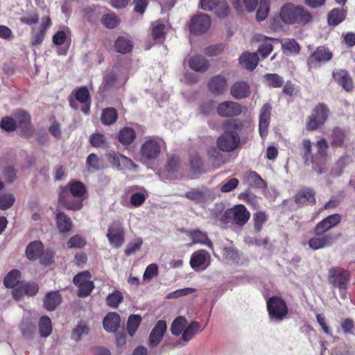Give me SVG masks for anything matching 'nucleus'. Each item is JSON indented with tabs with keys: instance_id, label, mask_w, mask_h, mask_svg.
<instances>
[{
	"instance_id": "1",
	"label": "nucleus",
	"mask_w": 355,
	"mask_h": 355,
	"mask_svg": "<svg viewBox=\"0 0 355 355\" xmlns=\"http://www.w3.org/2000/svg\"><path fill=\"white\" fill-rule=\"evenodd\" d=\"M87 191V187L82 182L71 180L66 186L60 187L58 203L67 210L79 211L83 207Z\"/></svg>"
},
{
	"instance_id": "2",
	"label": "nucleus",
	"mask_w": 355,
	"mask_h": 355,
	"mask_svg": "<svg viewBox=\"0 0 355 355\" xmlns=\"http://www.w3.org/2000/svg\"><path fill=\"white\" fill-rule=\"evenodd\" d=\"M244 127V122L240 119L226 121L223 125V132L217 139L216 145L223 152L235 150L241 144L239 133Z\"/></svg>"
},
{
	"instance_id": "3",
	"label": "nucleus",
	"mask_w": 355,
	"mask_h": 355,
	"mask_svg": "<svg viewBox=\"0 0 355 355\" xmlns=\"http://www.w3.org/2000/svg\"><path fill=\"white\" fill-rule=\"evenodd\" d=\"M279 17L286 24L305 25L312 19L311 13L302 6L288 3L284 5L279 12Z\"/></svg>"
},
{
	"instance_id": "4",
	"label": "nucleus",
	"mask_w": 355,
	"mask_h": 355,
	"mask_svg": "<svg viewBox=\"0 0 355 355\" xmlns=\"http://www.w3.org/2000/svg\"><path fill=\"white\" fill-rule=\"evenodd\" d=\"M330 114L328 106L320 103L315 106L306 121V129L308 131H315L321 128L327 121Z\"/></svg>"
},
{
	"instance_id": "5",
	"label": "nucleus",
	"mask_w": 355,
	"mask_h": 355,
	"mask_svg": "<svg viewBox=\"0 0 355 355\" xmlns=\"http://www.w3.org/2000/svg\"><path fill=\"white\" fill-rule=\"evenodd\" d=\"M250 218V213L242 204L236 205L227 209L222 216L223 220H226L236 226H244Z\"/></svg>"
},
{
	"instance_id": "6",
	"label": "nucleus",
	"mask_w": 355,
	"mask_h": 355,
	"mask_svg": "<svg viewBox=\"0 0 355 355\" xmlns=\"http://www.w3.org/2000/svg\"><path fill=\"white\" fill-rule=\"evenodd\" d=\"M350 277L351 273L348 270L334 266L329 269L327 279L333 287L342 291L348 288Z\"/></svg>"
},
{
	"instance_id": "7",
	"label": "nucleus",
	"mask_w": 355,
	"mask_h": 355,
	"mask_svg": "<svg viewBox=\"0 0 355 355\" xmlns=\"http://www.w3.org/2000/svg\"><path fill=\"white\" fill-rule=\"evenodd\" d=\"M269 318L276 321L283 320L288 313L286 302L279 296L270 297L266 302Z\"/></svg>"
},
{
	"instance_id": "8",
	"label": "nucleus",
	"mask_w": 355,
	"mask_h": 355,
	"mask_svg": "<svg viewBox=\"0 0 355 355\" xmlns=\"http://www.w3.org/2000/svg\"><path fill=\"white\" fill-rule=\"evenodd\" d=\"M313 236L308 241L309 248L313 250L331 247L336 237L331 233H326L317 227L313 229Z\"/></svg>"
},
{
	"instance_id": "9",
	"label": "nucleus",
	"mask_w": 355,
	"mask_h": 355,
	"mask_svg": "<svg viewBox=\"0 0 355 355\" xmlns=\"http://www.w3.org/2000/svg\"><path fill=\"white\" fill-rule=\"evenodd\" d=\"M141 158L144 162H153L161 154V144L155 139H147L141 146L139 150Z\"/></svg>"
},
{
	"instance_id": "10",
	"label": "nucleus",
	"mask_w": 355,
	"mask_h": 355,
	"mask_svg": "<svg viewBox=\"0 0 355 355\" xmlns=\"http://www.w3.org/2000/svg\"><path fill=\"white\" fill-rule=\"evenodd\" d=\"M333 54L324 46H320L309 55L306 64L309 70L315 69L326 63L332 58Z\"/></svg>"
},
{
	"instance_id": "11",
	"label": "nucleus",
	"mask_w": 355,
	"mask_h": 355,
	"mask_svg": "<svg viewBox=\"0 0 355 355\" xmlns=\"http://www.w3.org/2000/svg\"><path fill=\"white\" fill-rule=\"evenodd\" d=\"M107 238L112 247L119 248L122 246L125 241V232L119 220H114L109 225Z\"/></svg>"
},
{
	"instance_id": "12",
	"label": "nucleus",
	"mask_w": 355,
	"mask_h": 355,
	"mask_svg": "<svg viewBox=\"0 0 355 355\" xmlns=\"http://www.w3.org/2000/svg\"><path fill=\"white\" fill-rule=\"evenodd\" d=\"M189 263L195 271H203L211 264V255L205 250H198L192 253Z\"/></svg>"
},
{
	"instance_id": "13",
	"label": "nucleus",
	"mask_w": 355,
	"mask_h": 355,
	"mask_svg": "<svg viewBox=\"0 0 355 355\" xmlns=\"http://www.w3.org/2000/svg\"><path fill=\"white\" fill-rule=\"evenodd\" d=\"M211 26V19L207 14H200L191 17L189 28L191 34L198 35L206 33Z\"/></svg>"
},
{
	"instance_id": "14",
	"label": "nucleus",
	"mask_w": 355,
	"mask_h": 355,
	"mask_svg": "<svg viewBox=\"0 0 355 355\" xmlns=\"http://www.w3.org/2000/svg\"><path fill=\"white\" fill-rule=\"evenodd\" d=\"M242 112V106L240 103L232 101H227L218 104L217 113L224 118H232L239 116Z\"/></svg>"
},
{
	"instance_id": "15",
	"label": "nucleus",
	"mask_w": 355,
	"mask_h": 355,
	"mask_svg": "<svg viewBox=\"0 0 355 355\" xmlns=\"http://www.w3.org/2000/svg\"><path fill=\"white\" fill-rule=\"evenodd\" d=\"M167 330L166 322L159 320L151 330L148 338V346L151 348L157 347L162 340Z\"/></svg>"
},
{
	"instance_id": "16",
	"label": "nucleus",
	"mask_w": 355,
	"mask_h": 355,
	"mask_svg": "<svg viewBox=\"0 0 355 355\" xmlns=\"http://www.w3.org/2000/svg\"><path fill=\"white\" fill-rule=\"evenodd\" d=\"M17 128L23 136L30 137L33 133V128L31 123V116L24 110H20L16 115Z\"/></svg>"
},
{
	"instance_id": "17",
	"label": "nucleus",
	"mask_w": 355,
	"mask_h": 355,
	"mask_svg": "<svg viewBox=\"0 0 355 355\" xmlns=\"http://www.w3.org/2000/svg\"><path fill=\"white\" fill-rule=\"evenodd\" d=\"M272 106L270 103H265L260 112L259 121V132L262 139H264L268 132V126L270 122Z\"/></svg>"
},
{
	"instance_id": "18",
	"label": "nucleus",
	"mask_w": 355,
	"mask_h": 355,
	"mask_svg": "<svg viewBox=\"0 0 355 355\" xmlns=\"http://www.w3.org/2000/svg\"><path fill=\"white\" fill-rule=\"evenodd\" d=\"M207 88L215 96L222 95L227 88V80L222 75L214 76L209 80Z\"/></svg>"
},
{
	"instance_id": "19",
	"label": "nucleus",
	"mask_w": 355,
	"mask_h": 355,
	"mask_svg": "<svg viewBox=\"0 0 355 355\" xmlns=\"http://www.w3.org/2000/svg\"><path fill=\"white\" fill-rule=\"evenodd\" d=\"M295 202L299 206L314 205L316 203L315 192L312 188L303 187L297 191L295 197Z\"/></svg>"
},
{
	"instance_id": "20",
	"label": "nucleus",
	"mask_w": 355,
	"mask_h": 355,
	"mask_svg": "<svg viewBox=\"0 0 355 355\" xmlns=\"http://www.w3.org/2000/svg\"><path fill=\"white\" fill-rule=\"evenodd\" d=\"M106 156L111 165L117 169H120L121 164L126 167H137V165L131 159L115 151L108 153Z\"/></svg>"
},
{
	"instance_id": "21",
	"label": "nucleus",
	"mask_w": 355,
	"mask_h": 355,
	"mask_svg": "<svg viewBox=\"0 0 355 355\" xmlns=\"http://www.w3.org/2000/svg\"><path fill=\"white\" fill-rule=\"evenodd\" d=\"M332 77L334 80L345 91L350 92L354 87L353 80L349 72L345 69L334 71Z\"/></svg>"
},
{
	"instance_id": "22",
	"label": "nucleus",
	"mask_w": 355,
	"mask_h": 355,
	"mask_svg": "<svg viewBox=\"0 0 355 355\" xmlns=\"http://www.w3.org/2000/svg\"><path fill=\"white\" fill-rule=\"evenodd\" d=\"M250 87L245 81H236L230 87V94L236 99L245 98L250 95Z\"/></svg>"
},
{
	"instance_id": "23",
	"label": "nucleus",
	"mask_w": 355,
	"mask_h": 355,
	"mask_svg": "<svg viewBox=\"0 0 355 355\" xmlns=\"http://www.w3.org/2000/svg\"><path fill=\"white\" fill-rule=\"evenodd\" d=\"M347 139V134L345 129L334 127L330 135V145L333 148H343Z\"/></svg>"
},
{
	"instance_id": "24",
	"label": "nucleus",
	"mask_w": 355,
	"mask_h": 355,
	"mask_svg": "<svg viewBox=\"0 0 355 355\" xmlns=\"http://www.w3.org/2000/svg\"><path fill=\"white\" fill-rule=\"evenodd\" d=\"M73 93L76 100L82 104H85L81 109L83 112L86 114H88L90 110L91 96L87 87L85 86L78 87L73 91Z\"/></svg>"
},
{
	"instance_id": "25",
	"label": "nucleus",
	"mask_w": 355,
	"mask_h": 355,
	"mask_svg": "<svg viewBox=\"0 0 355 355\" xmlns=\"http://www.w3.org/2000/svg\"><path fill=\"white\" fill-rule=\"evenodd\" d=\"M55 223L58 230L61 234L69 233L72 227L73 223L69 216L63 211H58L55 214Z\"/></svg>"
},
{
	"instance_id": "26",
	"label": "nucleus",
	"mask_w": 355,
	"mask_h": 355,
	"mask_svg": "<svg viewBox=\"0 0 355 355\" xmlns=\"http://www.w3.org/2000/svg\"><path fill=\"white\" fill-rule=\"evenodd\" d=\"M189 200L194 201L196 203L205 202L208 199H214V196L209 191H200L198 189H192L186 192L184 196Z\"/></svg>"
},
{
	"instance_id": "27",
	"label": "nucleus",
	"mask_w": 355,
	"mask_h": 355,
	"mask_svg": "<svg viewBox=\"0 0 355 355\" xmlns=\"http://www.w3.org/2000/svg\"><path fill=\"white\" fill-rule=\"evenodd\" d=\"M62 302V295L58 291H51L46 293L43 300V306L48 311H53Z\"/></svg>"
},
{
	"instance_id": "28",
	"label": "nucleus",
	"mask_w": 355,
	"mask_h": 355,
	"mask_svg": "<svg viewBox=\"0 0 355 355\" xmlns=\"http://www.w3.org/2000/svg\"><path fill=\"white\" fill-rule=\"evenodd\" d=\"M191 69L197 72H205L209 68V62L201 55H194L188 60Z\"/></svg>"
},
{
	"instance_id": "29",
	"label": "nucleus",
	"mask_w": 355,
	"mask_h": 355,
	"mask_svg": "<svg viewBox=\"0 0 355 355\" xmlns=\"http://www.w3.org/2000/svg\"><path fill=\"white\" fill-rule=\"evenodd\" d=\"M121 318L116 312L108 313L103 319V326L105 331L110 333L116 332L120 326Z\"/></svg>"
},
{
	"instance_id": "30",
	"label": "nucleus",
	"mask_w": 355,
	"mask_h": 355,
	"mask_svg": "<svg viewBox=\"0 0 355 355\" xmlns=\"http://www.w3.org/2000/svg\"><path fill=\"white\" fill-rule=\"evenodd\" d=\"M44 252V245L40 241L31 242L26 247L25 254L30 261L39 259Z\"/></svg>"
},
{
	"instance_id": "31",
	"label": "nucleus",
	"mask_w": 355,
	"mask_h": 355,
	"mask_svg": "<svg viewBox=\"0 0 355 355\" xmlns=\"http://www.w3.org/2000/svg\"><path fill=\"white\" fill-rule=\"evenodd\" d=\"M347 17V9L336 8L331 10L327 15V22L329 26H336L343 22Z\"/></svg>"
},
{
	"instance_id": "32",
	"label": "nucleus",
	"mask_w": 355,
	"mask_h": 355,
	"mask_svg": "<svg viewBox=\"0 0 355 355\" xmlns=\"http://www.w3.org/2000/svg\"><path fill=\"white\" fill-rule=\"evenodd\" d=\"M341 221V216L339 214H334L323 218L321 221L318 223L315 227L320 230L328 233L327 232L338 225Z\"/></svg>"
},
{
	"instance_id": "33",
	"label": "nucleus",
	"mask_w": 355,
	"mask_h": 355,
	"mask_svg": "<svg viewBox=\"0 0 355 355\" xmlns=\"http://www.w3.org/2000/svg\"><path fill=\"white\" fill-rule=\"evenodd\" d=\"M187 232L188 236L192 240V243H200L206 245L209 248H213L212 242L209 239L207 234L199 229L189 230Z\"/></svg>"
},
{
	"instance_id": "34",
	"label": "nucleus",
	"mask_w": 355,
	"mask_h": 355,
	"mask_svg": "<svg viewBox=\"0 0 355 355\" xmlns=\"http://www.w3.org/2000/svg\"><path fill=\"white\" fill-rule=\"evenodd\" d=\"M136 139V132L132 128L125 127L119 132L118 140L123 146H130Z\"/></svg>"
},
{
	"instance_id": "35",
	"label": "nucleus",
	"mask_w": 355,
	"mask_h": 355,
	"mask_svg": "<svg viewBox=\"0 0 355 355\" xmlns=\"http://www.w3.org/2000/svg\"><path fill=\"white\" fill-rule=\"evenodd\" d=\"M259 58L257 53H243L239 58L240 63L247 69L253 71L257 66Z\"/></svg>"
},
{
	"instance_id": "36",
	"label": "nucleus",
	"mask_w": 355,
	"mask_h": 355,
	"mask_svg": "<svg viewBox=\"0 0 355 355\" xmlns=\"http://www.w3.org/2000/svg\"><path fill=\"white\" fill-rule=\"evenodd\" d=\"M38 329L41 338H46L52 334V322L49 316L43 315L39 319Z\"/></svg>"
},
{
	"instance_id": "37",
	"label": "nucleus",
	"mask_w": 355,
	"mask_h": 355,
	"mask_svg": "<svg viewBox=\"0 0 355 355\" xmlns=\"http://www.w3.org/2000/svg\"><path fill=\"white\" fill-rule=\"evenodd\" d=\"M118 119V112L114 107H107L103 110L101 121L103 125H110Z\"/></svg>"
},
{
	"instance_id": "38",
	"label": "nucleus",
	"mask_w": 355,
	"mask_h": 355,
	"mask_svg": "<svg viewBox=\"0 0 355 355\" xmlns=\"http://www.w3.org/2000/svg\"><path fill=\"white\" fill-rule=\"evenodd\" d=\"M21 272L17 269H13L8 272L3 279V285L7 288H14L19 284Z\"/></svg>"
},
{
	"instance_id": "39",
	"label": "nucleus",
	"mask_w": 355,
	"mask_h": 355,
	"mask_svg": "<svg viewBox=\"0 0 355 355\" xmlns=\"http://www.w3.org/2000/svg\"><path fill=\"white\" fill-rule=\"evenodd\" d=\"M151 35L154 40L162 43L166 37V26L159 22L153 24Z\"/></svg>"
},
{
	"instance_id": "40",
	"label": "nucleus",
	"mask_w": 355,
	"mask_h": 355,
	"mask_svg": "<svg viewBox=\"0 0 355 355\" xmlns=\"http://www.w3.org/2000/svg\"><path fill=\"white\" fill-rule=\"evenodd\" d=\"M303 151L302 158L305 165H309L315 162L314 156L312 154V145L309 139H304L302 143Z\"/></svg>"
},
{
	"instance_id": "41",
	"label": "nucleus",
	"mask_w": 355,
	"mask_h": 355,
	"mask_svg": "<svg viewBox=\"0 0 355 355\" xmlns=\"http://www.w3.org/2000/svg\"><path fill=\"white\" fill-rule=\"evenodd\" d=\"M252 219L254 230L259 233L262 230L264 223L268 220V216L265 211H257L253 214Z\"/></svg>"
},
{
	"instance_id": "42",
	"label": "nucleus",
	"mask_w": 355,
	"mask_h": 355,
	"mask_svg": "<svg viewBox=\"0 0 355 355\" xmlns=\"http://www.w3.org/2000/svg\"><path fill=\"white\" fill-rule=\"evenodd\" d=\"M263 81L266 85L272 88H279L284 85L283 78L277 73H266L263 76Z\"/></svg>"
},
{
	"instance_id": "43",
	"label": "nucleus",
	"mask_w": 355,
	"mask_h": 355,
	"mask_svg": "<svg viewBox=\"0 0 355 355\" xmlns=\"http://www.w3.org/2000/svg\"><path fill=\"white\" fill-rule=\"evenodd\" d=\"M101 21L107 28L113 29L119 25L121 21L120 18L114 12H110L103 15Z\"/></svg>"
},
{
	"instance_id": "44",
	"label": "nucleus",
	"mask_w": 355,
	"mask_h": 355,
	"mask_svg": "<svg viewBox=\"0 0 355 355\" xmlns=\"http://www.w3.org/2000/svg\"><path fill=\"white\" fill-rule=\"evenodd\" d=\"M114 47L118 53L125 54L132 51V45L129 40L120 36L115 41Z\"/></svg>"
},
{
	"instance_id": "45",
	"label": "nucleus",
	"mask_w": 355,
	"mask_h": 355,
	"mask_svg": "<svg viewBox=\"0 0 355 355\" xmlns=\"http://www.w3.org/2000/svg\"><path fill=\"white\" fill-rule=\"evenodd\" d=\"M200 326L198 322L192 321L190 322L182 332V337L183 340L188 342L191 340L195 334L200 331Z\"/></svg>"
},
{
	"instance_id": "46",
	"label": "nucleus",
	"mask_w": 355,
	"mask_h": 355,
	"mask_svg": "<svg viewBox=\"0 0 355 355\" xmlns=\"http://www.w3.org/2000/svg\"><path fill=\"white\" fill-rule=\"evenodd\" d=\"M91 146L94 148H105L107 146V140L105 135L96 132L89 136Z\"/></svg>"
},
{
	"instance_id": "47",
	"label": "nucleus",
	"mask_w": 355,
	"mask_h": 355,
	"mask_svg": "<svg viewBox=\"0 0 355 355\" xmlns=\"http://www.w3.org/2000/svg\"><path fill=\"white\" fill-rule=\"evenodd\" d=\"M141 322V318L139 315H130L127 322V331L130 336L136 333L139 326Z\"/></svg>"
},
{
	"instance_id": "48",
	"label": "nucleus",
	"mask_w": 355,
	"mask_h": 355,
	"mask_svg": "<svg viewBox=\"0 0 355 355\" xmlns=\"http://www.w3.org/2000/svg\"><path fill=\"white\" fill-rule=\"evenodd\" d=\"M187 323V319L184 316L177 317L172 322L171 326V334L175 336H179L182 332Z\"/></svg>"
},
{
	"instance_id": "49",
	"label": "nucleus",
	"mask_w": 355,
	"mask_h": 355,
	"mask_svg": "<svg viewBox=\"0 0 355 355\" xmlns=\"http://www.w3.org/2000/svg\"><path fill=\"white\" fill-rule=\"evenodd\" d=\"M270 10V0H260L259 8L256 14V19L258 21L266 19Z\"/></svg>"
},
{
	"instance_id": "50",
	"label": "nucleus",
	"mask_w": 355,
	"mask_h": 355,
	"mask_svg": "<svg viewBox=\"0 0 355 355\" xmlns=\"http://www.w3.org/2000/svg\"><path fill=\"white\" fill-rule=\"evenodd\" d=\"M21 332L22 336L28 340H33L35 334V325L31 322H26L21 324Z\"/></svg>"
},
{
	"instance_id": "51",
	"label": "nucleus",
	"mask_w": 355,
	"mask_h": 355,
	"mask_svg": "<svg viewBox=\"0 0 355 355\" xmlns=\"http://www.w3.org/2000/svg\"><path fill=\"white\" fill-rule=\"evenodd\" d=\"M89 331V327L85 322H80L77 327L73 329L71 333V339L79 341L83 335L88 334Z\"/></svg>"
},
{
	"instance_id": "52",
	"label": "nucleus",
	"mask_w": 355,
	"mask_h": 355,
	"mask_svg": "<svg viewBox=\"0 0 355 355\" xmlns=\"http://www.w3.org/2000/svg\"><path fill=\"white\" fill-rule=\"evenodd\" d=\"M123 297L120 291H115L106 297V304L112 308L118 307L119 304L122 302Z\"/></svg>"
},
{
	"instance_id": "53",
	"label": "nucleus",
	"mask_w": 355,
	"mask_h": 355,
	"mask_svg": "<svg viewBox=\"0 0 355 355\" xmlns=\"http://www.w3.org/2000/svg\"><path fill=\"white\" fill-rule=\"evenodd\" d=\"M202 160L198 154L190 157V169L195 174L201 173L202 170Z\"/></svg>"
},
{
	"instance_id": "54",
	"label": "nucleus",
	"mask_w": 355,
	"mask_h": 355,
	"mask_svg": "<svg viewBox=\"0 0 355 355\" xmlns=\"http://www.w3.org/2000/svg\"><path fill=\"white\" fill-rule=\"evenodd\" d=\"M77 295L79 297H86L89 296L94 288V284L92 281L85 282L84 284L78 286Z\"/></svg>"
},
{
	"instance_id": "55",
	"label": "nucleus",
	"mask_w": 355,
	"mask_h": 355,
	"mask_svg": "<svg viewBox=\"0 0 355 355\" xmlns=\"http://www.w3.org/2000/svg\"><path fill=\"white\" fill-rule=\"evenodd\" d=\"M143 241L141 238H136L130 241L125 249L126 256H130L141 249Z\"/></svg>"
},
{
	"instance_id": "56",
	"label": "nucleus",
	"mask_w": 355,
	"mask_h": 355,
	"mask_svg": "<svg viewBox=\"0 0 355 355\" xmlns=\"http://www.w3.org/2000/svg\"><path fill=\"white\" fill-rule=\"evenodd\" d=\"M15 201V198L12 193H4L0 196V209L6 210L10 208Z\"/></svg>"
},
{
	"instance_id": "57",
	"label": "nucleus",
	"mask_w": 355,
	"mask_h": 355,
	"mask_svg": "<svg viewBox=\"0 0 355 355\" xmlns=\"http://www.w3.org/2000/svg\"><path fill=\"white\" fill-rule=\"evenodd\" d=\"M282 45L284 50L295 54L299 53L300 50L299 44L294 39H287Z\"/></svg>"
},
{
	"instance_id": "58",
	"label": "nucleus",
	"mask_w": 355,
	"mask_h": 355,
	"mask_svg": "<svg viewBox=\"0 0 355 355\" xmlns=\"http://www.w3.org/2000/svg\"><path fill=\"white\" fill-rule=\"evenodd\" d=\"M0 127L7 132H11L17 128V123L12 117L6 116L1 119Z\"/></svg>"
},
{
	"instance_id": "59",
	"label": "nucleus",
	"mask_w": 355,
	"mask_h": 355,
	"mask_svg": "<svg viewBox=\"0 0 355 355\" xmlns=\"http://www.w3.org/2000/svg\"><path fill=\"white\" fill-rule=\"evenodd\" d=\"M91 277L90 272L89 270H85L76 275L73 279V282L74 285L78 287L80 284H84L85 282L91 281Z\"/></svg>"
},
{
	"instance_id": "60",
	"label": "nucleus",
	"mask_w": 355,
	"mask_h": 355,
	"mask_svg": "<svg viewBox=\"0 0 355 355\" xmlns=\"http://www.w3.org/2000/svg\"><path fill=\"white\" fill-rule=\"evenodd\" d=\"M341 329L345 334H353L355 329V324L352 318H347L341 320Z\"/></svg>"
},
{
	"instance_id": "61",
	"label": "nucleus",
	"mask_w": 355,
	"mask_h": 355,
	"mask_svg": "<svg viewBox=\"0 0 355 355\" xmlns=\"http://www.w3.org/2000/svg\"><path fill=\"white\" fill-rule=\"evenodd\" d=\"M85 244L86 242L85 239L79 235L73 236L68 240L67 243V245L69 248H81L84 247Z\"/></svg>"
},
{
	"instance_id": "62",
	"label": "nucleus",
	"mask_w": 355,
	"mask_h": 355,
	"mask_svg": "<svg viewBox=\"0 0 355 355\" xmlns=\"http://www.w3.org/2000/svg\"><path fill=\"white\" fill-rule=\"evenodd\" d=\"M180 166V159L176 156H171L166 165V171L168 173H174L178 171Z\"/></svg>"
},
{
	"instance_id": "63",
	"label": "nucleus",
	"mask_w": 355,
	"mask_h": 355,
	"mask_svg": "<svg viewBox=\"0 0 355 355\" xmlns=\"http://www.w3.org/2000/svg\"><path fill=\"white\" fill-rule=\"evenodd\" d=\"M225 45L222 43L209 46L204 49V53L208 56H215L223 51Z\"/></svg>"
},
{
	"instance_id": "64",
	"label": "nucleus",
	"mask_w": 355,
	"mask_h": 355,
	"mask_svg": "<svg viewBox=\"0 0 355 355\" xmlns=\"http://www.w3.org/2000/svg\"><path fill=\"white\" fill-rule=\"evenodd\" d=\"M117 80V75L114 72H109L103 76V87L108 89L113 87Z\"/></svg>"
}]
</instances>
